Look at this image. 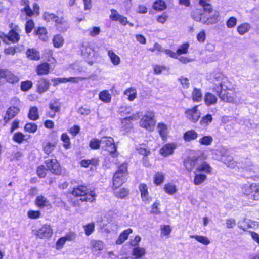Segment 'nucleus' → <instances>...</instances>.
<instances>
[{
	"mask_svg": "<svg viewBox=\"0 0 259 259\" xmlns=\"http://www.w3.org/2000/svg\"><path fill=\"white\" fill-rule=\"evenodd\" d=\"M101 145V139H93L90 142V147L92 149H98Z\"/></svg>",
	"mask_w": 259,
	"mask_h": 259,
	"instance_id": "nucleus-53",
	"label": "nucleus"
},
{
	"mask_svg": "<svg viewBox=\"0 0 259 259\" xmlns=\"http://www.w3.org/2000/svg\"><path fill=\"white\" fill-rule=\"evenodd\" d=\"M26 55L31 60H38L40 58L39 52L34 48L28 49L26 52Z\"/></svg>",
	"mask_w": 259,
	"mask_h": 259,
	"instance_id": "nucleus-22",
	"label": "nucleus"
},
{
	"mask_svg": "<svg viewBox=\"0 0 259 259\" xmlns=\"http://www.w3.org/2000/svg\"><path fill=\"white\" fill-rule=\"evenodd\" d=\"M242 192L248 197V198L252 200H257L259 195V184H245L242 186Z\"/></svg>",
	"mask_w": 259,
	"mask_h": 259,
	"instance_id": "nucleus-5",
	"label": "nucleus"
},
{
	"mask_svg": "<svg viewBox=\"0 0 259 259\" xmlns=\"http://www.w3.org/2000/svg\"><path fill=\"white\" fill-rule=\"evenodd\" d=\"M222 100L229 103H233L236 104H242L244 100L241 96L236 94L234 90L228 87L227 90H222L217 93Z\"/></svg>",
	"mask_w": 259,
	"mask_h": 259,
	"instance_id": "nucleus-1",
	"label": "nucleus"
},
{
	"mask_svg": "<svg viewBox=\"0 0 259 259\" xmlns=\"http://www.w3.org/2000/svg\"><path fill=\"white\" fill-rule=\"evenodd\" d=\"M101 146L103 149L108 151L111 154H114L117 147L115 144L114 139L111 137H103L101 138Z\"/></svg>",
	"mask_w": 259,
	"mask_h": 259,
	"instance_id": "nucleus-7",
	"label": "nucleus"
},
{
	"mask_svg": "<svg viewBox=\"0 0 259 259\" xmlns=\"http://www.w3.org/2000/svg\"><path fill=\"white\" fill-rule=\"evenodd\" d=\"M32 87V83L30 81H26L22 82L21 89L23 91L29 90Z\"/></svg>",
	"mask_w": 259,
	"mask_h": 259,
	"instance_id": "nucleus-61",
	"label": "nucleus"
},
{
	"mask_svg": "<svg viewBox=\"0 0 259 259\" xmlns=\"http://www.w3.org/2000/svg\"><path fill=\"white\" fill-rule=\"evenodd\" d=\"M53 45L56 48L61 47L64 43V38L60 34L56 35L53 39Z\"/></svg>",
	"mask_w": 259,
	"mask_h": 259,
	"instance_id": "nucleus-38",
	"label": "nucleus"
},
{
	"mask_svg": "<svg viewBox=\"0 0 259 259\" xmlns=\"http://www.w3.org/2000/svg\"><path fill=\"white\" fill-rule=\"evenodd\" d=\"M204 101L208 106L215 104L217 101V97L211 93H207L204 96Z\"/></svg>",
	"mask_w": 259,
	"mask_h": 259,
	"instance_id": "nucleus-28",
	"label": "nucleus"
},
{
	"mask_svg": "<svg viewBox=\"0 0 259 259\" xmlns=\"http://www.w3.org/2000/svg\"><path fill=\"white\" fill-rule=\"evenodd\" d=\"M139 188L141 193V197L142 201L145 204L149 203L151 201L152 199L149 196L147 185L145 184H141L139 185Z\"/></svg>",
	"mask_w": 259,
	"mask_h": 259,
	"instance_id": "nucleus-13",
	"label": "nucleus"
},
{
	"mask_svg": "<svg viewBox=\"0 0 259 259\" xmlns=\"http://www.w3.org/2000/svg\"><path fill=\"white\" fill-rule=\"evenodd\" d=\"M175 148L176 146L174 144H167L160 149V153L163 156H167L173 153Z\"/></svg>",
	"mask_w": 259,
	"mask_h": 259,
	"instance_id": "nucleus-18",
	"label": "nucleus"
},
{
	"mask_svg": "<svg viewBox=\"0 0 259 259\" xmlns=\"http://www.w3.org/2000/svg\"><path fill=\"white\" fill-rule=\"evenodd\" d=\"M164 176L162 173L157 172L154 176V182L157 185L161 184L164 181Z\"/></svg>",
	"mask_w": 259,
	"mask_h": 259,
	"instance_id": "nucleus-51",
	"label": "nucleus"
},
{
	"mask_svg": "<svg viewBox=\"0 0 259 259\" xmlns=\"http://www.w3.org/2000/svg\"><path fill=\"white\" fill-rule=\"evenodd\" d=\"M121 16L117 10L115 9L111 10V14L110 15V18L114 21H117L118 19H119V17Z\"/></svg>",
	"mask_w": 259,
	"mask_h": 259,
	"instance_id": "nucleus-62",
	"label": "nucleus"
},
{
	"mask_svg": "<svg viewBox=\"0 0 259 259\" xmlns=\"http://www.w3.org/2000/svg\"><path fill=\"white\" fill-rule=\"evenodd\" d=\"M99 99L105 103H109L111 101V95L108 91L105 90L101 92L99 95Z\"/></svg>",
	"mask_w": 259,
	"mask_h": 259,
	"instance_id": "nucleus-37",
	"label": "nucleus"
},
{
	"mask_svg": "<svg viewBox=\"0 0 259 259\" xmlns=\"http://www.w3.org/2000/svg\"><path fill=\"white\" fill-rule=\"evenodd\" d=\"M119 173L115 172L113 178V186L115 188H117L121 186L127 179V178L123 176L122 178L119 177Z\"/></svg>",
	"mask_w": 259,
	"mask_h": 259,
	"instance_id": "nucleus-20",
	"label": "nucleus"
},
{
	"mask_svg": "<svg viewBox=\"0 0 259 259\" xmlns=\"http://www.w3.org/2000/svg\"><path fill=\"white\" fill-rule=\"evenodd\" d=\"M55 144L51 143H47L44 147V151L45 153L49 154L54 149Z\"/></svg>",
	"mask_w": 259,
	"mask_h": 259,
	"instance_id": "nucleus-58",
	"label": "nucleus"
},
{
	"mask_svg": "<svg viewBox=\"0 0 259 259\" xmlns=\"http://www.w3.org/2000/svg\"><path fill=\"white\" fill-rule=\"evenodd\" d=\"M100 28L98 27H93L88 30L89 35L92 37L97 36L100 32Z\"/></svg>",
	"mask_w": 259,
	"mask_h": 259,
	"instance_id": "nucleus-56",
	"label": "nucleus"
},
{
	"mask_svg": "<svg viewBox=\"0 0 259 259\" xmlns=\"http://www.w3.org/2000/svg\"><path fill=\"white\" fill-rule=\"evenodd\" d=\"M164 190L166 193L169 195H173L177 192L176 186L171 183H168L164 187Z\"/></svg>",
	"mask_w": 259,
	"mask_h": 259,
	"instance_id": "nucleus-41",
	"label": "nucleus"
},
{
	"mask_svg": "<svg viewBox=\"0 0 259 259\" xmlns=\"http://www.w3.org/2000/svg\"><path fill=\"white\" fill-rule=\"evenodd\" d=\"M205 16L202 19V23L207 25L215 24L218 20L220 13L217 11H212L211 14L205 13Z\"/></svg>",
	"mask_w": 259,
	"mask_h": 259,
	"instance_id": "nucleus-9",
	"label": "nucleus"
},
{
	"mask_svg": "<svg viewBox=\"0 0 259 259\" xmlns=\"http://www.w3.org/2000/svg\"><path fill=\"white\" fill-rule=\"evenodd\" d=\"M128 190L125 188H122L118 190L115 191V195L119 198L123 199L128 195Z\"/></svg>",
	"mask_w": 259,
	"mask_h": 259,
	"instance_id": "nucleus-47",
	"label": "nucleus"
},
{
	"mask_svg": "<svg viewBox=\"0 0 259 259\" xmlns=\"http://www.w3.org/2000/svg\"><path fill=\"white\" fill-rule=\"evenodd\" d=\"M75 197H80L81 201L93 202L95 200V194L93 191H89L85 186H78L73 188L71 192Z\"/></svg>",
	"mask_w": 259,
	"mask_h": 259,
	"instance_id": "nucleus-3",
	"label": "nucleus"
},
{
	"mask_svg": "<svg viewBox=\"0 0 259 259\" xmlns=\"http://www.w3.org/2000/svg\"><path fill=\"white\" fill-rule=\"evenodd\" d=\"M50 86V83L48 80L44 78H41L38 81L37 85V92L39 94H42L47 91Z\"/></svg>",
	"mask_w": 259,
	"mask_h": 259,
	"instance_id": "nucleus-17",
	"label": "nucleus"
},
{
	"mask_svg": "<svg viewBox=\"0 0 259 259\" xmlns=\"http://www.w3.org/2000/svg\"><path fill=\"white\" fill-rule=\"evenodd\" d=\"M133 232L132 229L128 228L123 231L118 237L116 241V244L120 245L125 242L128 239V235Z\"/></svg>",
	"mask_w": 259,
	"mask_h": 259,
	"instance_id": "nucleus-19",
	"label": "nucleus"
},
{
	"mask_svg": "<svg viewBox=\"0 0 259 259\" xmlns=\"http://www.w3.org/2000/svg\"><path fill=\"white\" fill-rule=\"evenodd\" d=\"M189 44L188 43H185L181 45L177 51V55H180L182 54H186L188 52Z\"/></svg>",
	"mask_w": 259,
	"mask_h": 259,
	"instance_id": "nucleus-54",
	"label": "nucleus"
},
{
	"mask_svg": "<svg viewBox=\"0 0 259 259\" xmlns=\"http://www.w3.org/2000/svg\"><path fill=\"white\" fill-rule=\"evenodd\" d=\"M116 172L119 173V177L122 178L123 176L127 178V166L125 163L121 164L119 167Z\"/></svg>",
	"mask_w": 259,
	"mask_h": 259,
	"instance_id": "nucleus-39",
	"label": "nucleus"
},
{
	"mask_svg": "<svg viewBox=\"0 0 259 259\" xmlns=\"http://www.w3.org/2000/svg\"><path fill=\"white\" fill-rule=\"evenodd\" d=\"M20 111L18 107L15 106H11L9 107L4 117V120L6 123L8 122L10 120L16 116Z\"/></svg>",
	"mask_w": 259,
	"mask_h": 259,
	"instance_id": "nucleus-14",
	"label": "nucleus"
},
{
	"mask_svg": "<svg viewBox=\"0 0 259 259\" xmlns=\"http://www.w3.org/2000/svg\"><path fill=\"white\" fill-rule=\"evenodd\" d=\"M124 94L125 95L128 97V99L130 101L134 100L136 97V90L134 88H128L126 89Z\"/></svg>",
	"mask_w": 259,
	"mask_h": 259,
	"instance_id": "nucleus-44",
	"label": "nucleus"
},
{
	"mask_svg": "<svg viewBox=\"0 0 259 259\" xmlns=\"http://www.w3.org/2000/svg\"><path fill=\"white\" fill-rule=\"evenodd\" d=\"M212 120V115L208 114L202 118L200 121V124L201 125H208L211 122Z\"/></svg>",
	"mask_w": 259,
	"mask_h": 259,
	"instance_id": "nucleus-50",
	"label": "nucleus"
},
{
	"mask_svg": "<svg viewBox=\"0 0 259 259\" xmlns=\"http://www.w3.org/2000/svg\"><path fill=\"white\" fill-rule=\"evenodd\" d=\"M197 108L198 106H195L192 109L186 110L185 112L187 118L193 122H196L200 116V112Z\"/></svg>",
	"mask_w": 259,
	"mask_h": 259,
	"instance_id": "nucleus-11",
	"label": "nucleus"
},
{
	"mask_svg": "<svg viewBox=\"0 0 259 259\" xmlns=\"http://www.w3.org/2000/svg\"><path fill=\"white\" fill-rule=\"evenodd\" d=\"M153 8L157 11H162L166 9V5L163 0H156L153 4Z\"/></svg>",
	"mask_w": 259,
	"mask_h": 259,
	"instance_id": "nucleus-34",
	"label": "nucleus"
},
{
	"mask_svg": "<svg viewBox=\"0 0 259 259\" xmlns=\"http://www.w3.org/2000/svg\"><path fill=\"white\" fill-rule=\"evenodd\" d=\"M40 214L41 213L39 211L29 210L27 213L28 217L32 219L39 218Z\"/></svg>",
	"mask_w": 259,
	"mask_h": 259,
	"instance_id": "nucleus-63",
	"label": "nucleus"
},
{
	"mask_svg": "<svg viewBox=\"0 0 259 259\" xmlns=\"http://www.w3.org/2000/svg\"><path fill=\"white\" fill-rule=\"evenodd\" d=\"M24 129L26 132L34 133L36 131L37 126L34 123H29L25 125Z\"/></svg>",
	"mask_w": 259,
	"mask_h": 259,
	"instance_id": "nucleus-52",
	"label": "nucleus"
},
{
	"mask_svg": "<svg viewBox=\"0 0 259 259\" xmlns=\"http://www.w3.org/2000/svg\"><path fill=\"white\" fill-rule=\"evenodd\" d=\"M28 118L32 120L35 121L39 118V113L38 108L36 106L31 107L30 108Z\"/></svg>",
	"mask_w": 259,
	"mask_h": 259,
	"instance_id": "nucleus-29",
	"label": "nucleus"
},
{
	"mask_svg": "<svg viewBox=\"0 0 259 259\" xmlns=\"http://www.w3.org/2000/svg\"><path fill=\"white\" fill-rule=\"evenodd\" d=\"M213 138L211 136H205L199 139V142L201 145L205 146L210 145L213 142Z\"/></svg>",
	"mask_w": 259,
	"mask_h": 259,
	"instance_id": "nucleus-45",
	"label": "nucleus"
},
{
	"mask_svg": "<svg viewBox=\"0 0 259 259\" xmlns=\"http://www.w3.org/2000/svg\"><path fill=\"white\" fill-rule=\"evenodd\" d=\"M154 116V112H148L141 119V126L149 131L152 130L155 125Z\"/></svg>",
	"mask_w": 259,
	"mask_h": 259,
	"instance_id": "nucleus-6",
	"label": "nucleus"
},
{
	"mask_svg": "<svg viewBox=\"0 0 259 259\" xmlns=\"http://www.w3.org/2000/svg\"><path fill=\"white\" fill-rule=\"evenodd\" d=\"M97 163V160L95 159L82 160L80 162V164L82 167H88L90 165H96Z\"/></svg>",
	"mask_w": 259,
	"mask_h": 259,
	"instance_id": "nucleus-57",
	"label": "nucleus"
},
{
	"mask_svg": "<svg viewBox=\"0 0 259 259\" xmlns=\"http://www.w3.org/2000/svg\"><path fill=\"white\" fill-rule=\"evenodd\" d=\"M49 64L47 63H44L37 67V73L39 75H47L49 72Z\"/></svg>",
	"mask_w": 259,
	"mask_h": 259,
	"instance_id": "nucleus-27",
	"label": "nucleus"
},
{
	"mask_svg": "<svg viewBox=\"0 0 259 259\" xmlns=\"http://www.w3.org/2000/svg\"><path fill=\"white\" fill-rule=\"evenodd\" d=\"M7 37L9 40L14 43L18 42L20 39L19 34L13 30H11L9 32Z\"/></svg>",
	"mask_w": 259,
	"mask_h": 259,
	"instance_id": "nucleus-36",
	"label": "nucleus"
},
{
	"mask_svg": "<svg viewBox=\"0 0 259 259\" xmlns=\"http://www.w3.org/2000/svg\"><path fill=\"white\" fill-rule=\"evenodd\" d=\"M158 132L160 135L164 138L167 136V125L164 123H159L158 125Z\"/></svg>",
	"mask_w": 259,
	"mask_h": 259,
	"instance_id": "nucleus-48",
	"label": "nucleus"
},
{
	"mask_svg": "<svg viewBox=\"0 0 259 259\" xmlns=\"http://www.w3.org/2000/svg\"><path fill=\"white\" fill-rule=\"evenodd\" d=\"M108 56L110 58L111 63L115 66L118 65L121 63L120 57L116 54L112 50H109Z\"/></svg>",
	"mask_w": 259,
	"mask_h": 259,
	"instance_id": "nucleus-25",
	"label": "nucleus"
},
{
	"mask_svg": "<svg viewBox=\"0 0 259 259\" xmlns=\"http://www.w3.org/2000/svg\"><path fill=\"white\" fill-rule=\"evenodd\" d=\"M49 108L55 113L60 111V104L57 101H54L49 105Z\"/></svg>",
	"mask_w": 259,
	"mask_h": 259,
	"instance_id": "nucleus-49",
	"label": "nucleus"
},
{
	"mask_svg": "<svg viewBox=\"0 0 259 259\" xmlns=\"http://www.w3.org/2000/svg\"><path fill=\"white\" fill-rule=\"evenodd\" d=\"M211 168L208 164L206 162L201 161V163L196 167V171L194 172V183L195 185H200L206 180V175L201 172L209 174L211 172Z\"/></svg>",
	"mask_w": 259,
	"mask_h": 259,
	"instance_id": "nucleus-2",
	"label": "nucleus"
},
{
	"mask_svg": "<svg viewBox=\"0 0 259 259\" xmlns=\"http://www.w3.org/2000/svg\"><path fill=\"white\" fill-rule=\"evenodd\" d=\"M191 238H194L199 242L205 245H208L210 244V241L206 236H200V235H191Z\"/></svg>",
	"mask_w": 259,
	"mask_h": 259,
	"instance_id": "nucleus-33",
	"label": "nucleus"
},
{
	"mask_svg": "<svg viewBox=\"0 0 259 259\" xmlns=\"http://www.w3.org/2000/svg\"><path fill=\"white\" fill-rule=\"evenodd\" d=\"M198 134L194 130L187 131L184 135V139L186 141L194 140L197 138Z\"/></svg>",
	"mask_w": 259,
	"mask_h": 259,
	"instance_id": "nucleus-30",
	"label": "nucleus"
},
{
	"mask_svg": "<svg viewBox=\"0 0 259 259\" xmlns=\"http://www.w3.org/2000/svg\"><path fill=\"white\" fill-rule=\"evenodd\" d=\"M53 233L51 226L48 225H44L40 229L36 230V236L41 239L48 238Z\"/></svg>",
	"mask_w": 259,
	"mask_h": 259,
	"instance_id": "nucleus-12",
	"label": "nucleus"
},
{
	"mask_svg": "<svg viewBox=\"0 0 259 259\" xmlns=\"http://www.w3.org/2000/svg\"><path fill=\"white\" fill-rule=\"evenodd\" d=\"M136 150L138 151V152L144 156H148L150 153V151L149 149H147L145 145L142 144L139 146H137Z\"/></svg>",
	"mask_w": 259,
	"mask_h": 259,
	"instance_id": "nucleus-40",
	"label": "nucleus"
},
{
	"mask_svg": "<svg viewBox=\"0 0 259 259\" xmlns=\"http://www.w3.org/2000/svg\"><path fill=\"white\" fill-rule=\"evenodd\" d=\"M161 236H168L171 232V229L169 225L161 226Z\"/></svg>",
	"mask_w": 259,
	"mask_h": 259,
	"instance_id": "nucleus-55",
	"label": "nucleus"
},
{
	"mask_svg": "<svg viewBox=\"0 0 259 259\" xmlns=\"http://www.w3.org/2000/svg\"><path fill=\"white\" fill-rule=\"evenodd\" d=\"M192 98L194 101L199 102L202 98V93L200 89L194 88L192 93Z\"/></svg>",
	"mask_w": 259,
	"mask_h": 259,
	"instance_id": "nucleus-35",
	"label": "nucleus"
},
{
	"mask_svg": "<svg viewBox=\"0 0 259 259\" xmlns=\"http://www.w3.org/2000/svg\"><path fill=\"white\" fill-rule=\"evenodd\" d=\"M236 225V220L233 218H228L226 220V227L228 229L233 228Z\"/></svg>",
	"mask_w": 259,
	"mask_h": 259,
	"instance_id": "nucleus-60",
	"label": "nucleus"
},
{
	"mask_svg": "<svg viewBox=\"0 0 259 259\" xmlns=\"http://www.w3.org/2000/svg\"><path fill=\"white\" fill-rule=\"evenodd\" d=\"M213 87L212 90L217 93L222 90H227L228 89V80L224 75L220 73H218L213 75L211 81Z\"/></svg>",
	"mask_w": 259,
	"mask_h": 259,
	"instance_id": "nucleus-4",
	"label": "nucleus"
},
{
	"mask_svg": "<svg viewBox=\"0 0 259 259\" xmlns=\"http://www.w3.org/2000/svg\"><path fill=\"white\" fill-rule=\"evenodd\" d=\"M45 163L48 168L51 172L55 175H60L61 169L57 160L55 159H48L45 161Z\"/></svg>",
	"mask_w": 259,
	"mask_h": 259,
	"instance_id": "nucleus-8",
	"label": "nucleus"
},
{
	"mask_svg": "<svg viewBox=\"0 0 259 259\" xmlns=\"http://www.w3.org/2000/svg\"><path fill=\"white\" fill-rule=\"evenodd\" d=\"M81 54L84 58H89L94 54L93 50L88 45H82L81 47Z\"/></svg>",
	"mask_w": 259,
	"mask_h": 259,
	"instance_id": "nucleus-26",
	"label": "nucleus"
},
{
	"mask_svg": "<svg viewBox=\"0 0 259 259\" xmlns=\"http://www.w3.org/2000/svg\"><path fill=\"white\" fill-rule=\"evenodd\" d=\"M250 28V25L248 23H243L237 27V31L241 35H243L247 32Z\"/></svg>",
	"mask_w": 259,
	"mask_h": 259,
	"instance_id": "nucleus-46",
	"label": "nucleus"
},
{
	"mask_svg": "<svg viewBox=\"0 0 259 259\" xmlns=\"http://www.w3.org/2000/svg\"><path fill=\"white\" fill-rule=\"evenodd\" d=\"M30 137V136L28 135H24L21 132H17L14 134L13 140L15 142L21 144L24 141H27Z\"/></svg>",
	"mask_w": 259,
	"mask_h": 259,
	"instance_id": "nucleus-21",
	"label": "nucleus"
},
{
	"mask_svg": "<svg viewBox=\"0 0 259 259\" xmlns=\"http://www.w3.org/2000/svg\"><path fill=\"white\" fill-rule=\"evenodd\" d=\"M95 223L93 222L87 224L83 226L85 234L87 236L91 235L95 230Z\"/></svg>",
	"mask_w": 259,
	"mask_h": 259,
	"instance_id": "nucleus-42",
	"label": "nucleus"
},
{
	"mask_svg": "<svg viewBox=\"0 0 259 259\" xmlns=\"http://www.w3.org/2000/svg\"><path fill=\"white\" fill-rule=\"evenodd\" d=\"M145 253L146 252L145 248L140 247H136L133 249L132 254L135 256V257L138 259H140L145 255Z\"/></svg>",
	"mask_w": 259,
	"mask_h": 259,
	"instance_id": "nucleus-31",
	"label": "nucleus"
},
{
	"mask_svg": "<svg viewBox=\"0 0 259 259\" xmlns=\"http://www.w3.org/2000/svg\"><path fill=\"white\" fill-rule=\"evenodd\" d=\"M47 170L44 165H41L37 168V174L40 178H44L46 176Z\"/></svg>",
	"mask_w": 259,
	"mask_h": 259,
	"instance_id": "nucleus-64",
	"label": "nucleus"
},
{
	"mask_svg": "<svg viewBox=\"0 0 259 259\" xmlns=\"http://www.w3.org/2000/svg\"><path fill=\"white\" fill-rule=\"evenodd\" d=\"M91 247L95 250H102L104 248V243L100 240H93L91 241Z\"/></svg>",
	"mask_w": 259,
	"mask_h": 259,
	"instance_id": "nucleus-43",
	"label": "nucleus"
},
{
	"mask_svg": "<svg viewBox=\"0 0 259 259\" xmlns=\"http://www.w3.org/2000/svg\"><path fill=\"white\" fill-rule=\"evenodd\" d=\"M35 32L41 40L43 41H46L47 40V32L44 27H38L35 30Z\"/></svg>",
	"mask_w": 259,
	"mask_h": 259,
	"instance_id": "nucleus-32",
	"label": "nucleus"
},
{
	"mask_svg": "<svg viewBox=\"0 0 259 259\" xmlns=\"http://www.w3.org/2000/svg\"><path fill=\"white\" fill-rule=\"evenodd\" d=\"M35 204L40 208H44L50 205L49 201L44 196L40 195L37 197Z\"/></svg>",
	"mask_w": 259,
	"mask_h": 259,
	"instance_id": "nucleus-23",
	"label": "nucleus"
},
{
	"mask_svg": "<svg viewBox=\"0 0 259 259\" xmlns=\"http://www.w3.org/2000/svg\"><path fill=\"white\" fill-rule=\"evenodd\" d=\"M253 226H255L254 222L249 219L244 218L238 222V227L244 231H247L248 229L252 228Z\"/></svg>",
	"mask_w": 259,
	"mask_h": 259,
	"instance_id": "nucleus-16",
	"label": "nucleus"
},
{
	"mask_svg": "<svg viewBox=\"0 0 259 259\" xmlns=\"http://www.w3.org/2000/svg\"><path fill=\"white\" fill-rule=\"evenodd\" d=\"M56 15L53 13H50L48 12H45L44 14L43 17L45 21L49 22L50 21H55L56 18Z\"/></svg>",
	"mask_w": 259,
	"mask_h": 259,
	"instance_id": "nucleus-59",
	"label": "nucleus"
},
{
	"mask_svg": "<svg viewBox=\"0 0 259 259\" xmlns=\"http://www.w3.org/2000/svg\"><path fill=\"white\" fill-rule=\"evenodd\" d=\"M201 162H199L198 158L195 157H189L186 158L183 162L186 169L188 172H191L195 166L199 165Z\"/></svg>",
	"mask_w": 259,
	"mask_h": 259,
	"instance_id": "nucleus-10",
	"label": "nucleus"
},
{
	"mask_svg": "<svg viewBox=\"0 0 259 259\" xmlns=\"http://www.w3.org/2000/svg\"><path fill=\"white\" fill-rule=\"evenodd\" d=\"M202 10L196 9L192 11L191 16L194 20L202 23V19L205 16Z\"/></svg>",
	"mask_w": 259,
	"mask_h": 259,
	"instance_id": "nucleus-24",
	"label": "nucleus"
},
{
	"mask_svg": "<svg viewBox=\"0 0 259 259\" xmlns=\"http://www.w3.org/2000/svg\"><path fill=\"white\" fill-rule=\"evenodd\" d=\"M4 81L11 84H15L19 81V78L11 71L4 69Z\"/></svg>",
	"mask_w": 259,
	"mask_h": 259,
	"instance_id": "nucleus-15",
	"label": "nucleus"
}]
</instances>
